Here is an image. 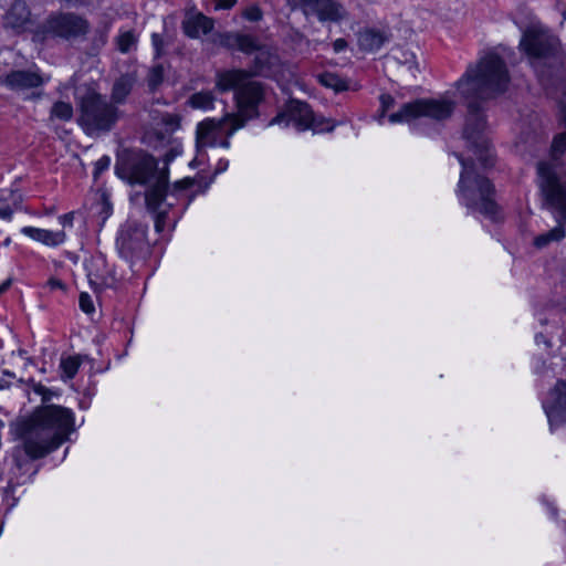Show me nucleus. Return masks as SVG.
Returning <instances> with one entry per match:
<instances>
[{"instance_id":"obj_1","label":"nucleus","mask_w":566,"mask_h":566,"mask_svg":"<svg viewBox=\"0 0 566 566\" xmlns=\"http://www.w3.org/2000/svg\"><path fill=\"white\" fill-rule=\"evenodd\" d=\"M510 82L505 62L495 53H488L458 81L457 88L467 99L468 114L463 127V138L469 149L478 157L483 168L494 165L495 158L488 137V125L481 102L502 94Z\"/></svg>"},{"instance_id":"obj_2","label":"nucleus","mask_w":566,"mask_h":566,"mask_svg":"<svg viewBox=\"0 0 566 566\" xmlns=\"http://www.w3.org/2000/svg\"><path fill=\"white\" fill-rule=\"evenodd\" d=\"M74 431L73 412L62 406L46 405L21 421L17 434L31 460L45 457L57 449Z\"/></svg>"},{"instance_id":"obj_3","label":"nucleus","mask_w":566,"mask_h":566,"mask_svg":"<svg viewBox=\"0 0 566 566\" xmlns=\"http://www.w3.org/2000/svg\"><path fill=\"white\" fill-rule=\"evenodd\" d=\"M116 175L130 185H150L145 191L146 208L155 213L167 196L168 170H159L157 160L147 153L126 150L118 156Z\"/></svg>"},{"instance_id":"obj_4","label":"nucleus","mask_w":566,"mask_h":566,"mask_svg":"<svg viewBox=\"0 0 566 566\" xmlns=\"http://www.w3.org/2000/svg\"><path fill=\"white\" fill-rule=\"evenodd\" d=\"M248 73L242 71H224L217 75V87L227 92L233 90L239 107L238 114H226L222 122V136L230 138L247 122L259 115L258 106L263 99L264 90L260 82H249Z\"/></svg>"},{"instance_id":"obj_5","label":"nucleus","mask_w":566,"mask_h":566,"mask_svg":"<svg viewBox=\"0 0 566 566\" xmlns=\"http://www.w3.org/2000/svg\"><path fill=\"white\" fill-rule=\"evenodd\" d=\"M455 156L462 166L458 193L463 205L493 221H499L501 210L494 200L495 188L493 184L486 177L476 174L472 159H467L459 154H455Z\"/></svg>"},{"instance_id":"obj_6","label":"nucleus","mask_w":566,"mask_h":566,"mask_svg":"<svg viewBox=\"0 0 566 566\" xmlns=\"http://www.w3.org/2000/svg\"><path fill=\"white\" fill-rule=\"evenodd\" d=\"M78 112L77 122L90 136L111 132L120 117L117 106L95 91H87L80 98Z\"/></svg>"},{"instance_id":"obj_7","label":"nucleus","mask_w":566,"mask_h":566,"mask_svg":"<svg viewBox=\"0 0 566 566\" xmlns=\"http://www.w3.org/2000/svg\"><path fill=\"white\" fill-rule=\"evenodd\" d=\"M44 33L67 42L85 39L91 30L90 21L75 12L57 11L51 13L44 24Z\"/></svg>"},{"instance_id":"obj_8","label":"nucleus","mask_w":566,"mask_h":566,"mask_svg":"<svg viewBox=\"0 0 566 566\" xmlns=\"http://www.w3.org/2000/svg\"><path fill=\"white\" fill-rule=\"evenodd\" d=\"M454 103L451 101L419 98L403 104L398 112L388 116V120L390 123L410 122L421 116L443 120L452 115Z\"/></svg>"},{"instance_id":"obj_9","label":"nucleus","mask_w":566,"mask_h":566,"mask_svg":"<svg viewBox=\"0 0 566 566\" xmlns=\"http://www.w3.org/2000/svg\"><path fill=\"white\" fill-rule=\"evenodd\" d=\"M520 45L532 59L534 66H537L541 61L556 59L558 40L544 30L528 28L524 31Z\"/></svg>"},{"instance_id":"obj_10","label":"nucleus","mask_w":566,"mask_h":566,"mask_svg":"<svg viewBox=\"0 0 566 566\" xmlns=\"http://www.w3.org/2000/svg\"><path fill=\"white\" fill-rule=\"evenodd\" d=\"M146 233L147 226L136 221L123 224L116 239L120 256L128 261L142 258L148 250Z\"/></svg>"},{"instance_id":"obj_11","label":"nucleus","mask_w":566,"mask_h":566,"mask_svg":"<svg viewBox=\"0 0 566 566\" xmlns=\"http://www.w3.org/2000/svg\"><path fill=\"white\" fill-rule=\"evenodd\" d=\"M289 117L290 120L294 122L298 130H305L312 128L314 132H332L334 129V125L328 127H321L316 124V116L314 115L311 106L302 101L290 99L285 109L282 113H279L275 117H273L269 125L280 124L285 118Z\"/></svg>"},{"instance_id":"obj_12","label":"nucleus","mask_w":566,"mask_h":566,"mask_svg":"<svg viewBox=\"0 0 566 566\" xmlns=\"http://www.w3.org/2000/svg\"><path fill=\"white\" fill-rule=\"evenodd\" d=\"M304 14L316 15L321 22H339L347 18V11L338 0H292Z\"/></svg>"},{"instance_id":"obj_13","label":"nucleus","mask_w":566,"mask_h":566,"mask_svg":"<svg viewBox=\"0 0 566 566\" xmlns=\"http://www.w3.org/2000/svg\"><path fill=\"white\" fill-rule=\"evenodd\" d=\"M551 429L566 423V380H558L543 401Z\"/></svg>"},{"instance_id":"obj_14","label":"nucleus","mask_w":566,"mask_h":566,"mask_svg":"<svg viewBox=\"0 0 566 566\" xmlns=\"http://www.w3.org/2000/svg\"><path fill=\"white\" fill-rule=\"evenodd\" d=\"M181 30L189 39H201L202 35L211 38L214 33V20L196 8H190L185 12Z\"/></svg>"},{"instance_id":"obj_15","label":"nucleus","mask_w":566,"mask_h":566,"mask_svg":"<svg viewBox=\"0 0 566 566\" xmlns=\"http://www.w3.org/2000/svg\"><path fill=\"white\" fill-rule=\"evenodd\" d=\"M45 80L39 72L31 70L11 71L6 75L3 80V84L8 88L17 92L38 88L42 86Z\"/></svg>"},{"instance_id":"obj_16","label":"nucleus","mask_w":566,"mask_h":566,"mask_svg":"<svg viewBox=\"0 0 566 566\" xmlns=\"http://www.w3.org/2000/svg\"><path fill=\"white\" fill-rule=\"evenodd\" d=\"M222 137V122L216 118H207L197 125L196 146L198 153L206 147H214Z\"/></svg>"},{"instance_id":"obj_17","label":"nucleus","mask_w":566,"mask_h":566,"mask_svg":"<svg viewBox=\"0 0 566 566\" xmlns=\"http://www.w3.org/2000/svg\"><path fill=\"white\" fill-rule=\"evenodd\" d=\"M138 75L136 71L126 72L117 77L113 84L111 92V102L116 105H122L126 102L127 97L133 92Z\"/></svg>"},{"instance_id":"obj_18","label":"nucleus","mask_w":566,"mask_h":566,"mask_svg":"<svg viewBox=\"0 0 566 566\" xmlns=\"http://www.w3.org/2000/svg\"><path fill=\"white\" fill-rule=\"evenodd\" d=\"M30 20L29 8L23 0H13L4 14L3 25L11 29H22Z\"/></svg>"},{"instance_id":"obj_19","label":"nucleus","mask_w":566,"mask_h":566,"mask_svg":"<svg viewBox=\"0 0 566 566\" xmlns=\"http://www.w3.org/2000/svg\"><path fill=\"white\" fill-rule=\"evenodd\" d=\"M22 233L30 237L31 239L42 242L45 245L49 247H56L62 244L65 241V233L64 231H50L33 227H24L22 228Z\"/></svg>"},{"instance_id":"obj_20","label":"nucleus","mask_w":566,"mask_h":566,"mask_svg":"<svg viewBox=\"0 0 566 566\" xmlns=\"http://www.w3.org/2000/svg\"><path fill=\"white\" fill-rule=\"evenodd\" d=\"M255 52L256 54L253 60L252 71L241 70L242 72L248 73L247 77L249 82H254L252 80L253 76L264 75L270 72L274 65V60L276 59L270 52L262 50L261 48Z\"/></svg>"},{"instance_id":"obj_21","label":"nucleus","mask_w":566,"mask_h":566,"mask_svg":"<svg viewBox=\"0 0 566 566\" xmlns=\"http://www.w3.org/2000/svg\"><path fill=\"white\" fill-rule=\"evenodd\" d=\"M386 40L384 33L375 29H367L358 35V44L360 49L365 51H376L380 49Z\"/></svg>"},{"instance_id":"obj_22","label":"nucleus","mask_w":566,"mask_h":566,"mask_svg":"<svg viewBox=\"0 0 566 566\" xmlns=\"http://www.w3.org/2000/svg\"><path fill=\"white\" fill-rule=\"evenodd\" d=\"M394 59L402 66L403 71L407 73V76L412 78L417 76L418 66L416 56L412 52L398 49L394 53Z\"/></svg>"},{"instance_id":"obj_23","label":"nucleus","mask_w":566,"mask_h":566,"mask_svg":"<svg viewBox=\"0 0 566 566\" xmlns=\"http://www.w3.org/2000/svg\"><path fill=\"white\" fill-rule=\"evenodd\" d=\"M318 82L333 90L336 93L347 91L349 88L348 81L333 72H324L318 75Z\"/></svg>"},{"instance_id":"obj_24","label":"nucleus","mask_w":566,"mask_h":566,"mask_svg":"<svg viewBox=\"0 0 566 566\" xmlns=\"http://www.w3.org/2000/svg\"><path fill=\"white\" fill-rule=\"evenodd\" d=\"M566 235V231L563 224H558L557 227L551 229L546 233L539 234L534 239V245L536 248H545L551 242H557L564 239Z\"/></svg>"},{"instance_id":"obj_25","label":"nucleus","mask_w":566,"mask_h":566,"mask_svg":"<svg viewBox=\"0 0 566 566\" xmlns=\"http://www.w3.org/2000/svg\"><path fill=\"white\" fill-rule=\"evenodd\" d=\"M213 102H214V96L211 92H208V91L195 93L188 99V104L192 108H201V109L212 108Z\"/></svg>"},{"instance_id":"obj_26","label":"nucleus","mask_w":566,"mask_h":566,"mask_svg":"<svg viewBox=\"0 0 566 566\" xmlns=\"http://www.w3.org/2000/svg\"><path fill=\"white\" fill-rule=\"evenodd\" d=\"M240 33H218L214 32L209 40L213 44H219L221 46H224L227 49H237L238 46V40H239Z\"/></svg>"},{"instance_id":"obj_27","label":"nucleus","mask_w":566,"mask_h":566,"mask_svg":"<svg viewBox=\"0 0 566 566\" xmlns=\"http://www.w3.org/2000/svg\"><path fill=\"white\" fill-rule=\"evenodd\" d=\"M51 117L63 122L70 120L73 117V107L66 102H55L51 108Z\"/></svg>"},{"instance_id":"obj_28","label":"nucleus","mask_w":566,"mask_h":566,"mask_svg":"<svg viewBox=\"0 0 566 566\" xmlns=\"http://www.w3.org/2000/svg\"><path fill=\"white\" fill-rule=\"evenodd\" d=\"M80 366L81 360L80 357L77 356L62 358L60 364V367L63 370V377H65L66 379L74 378L78 371Z\"/></svg>"},{"instance_id":"obj_29","label":"nucleus","mask_w":566,"mask_h":566,"mask_svg":"<svg viewBox=\"0 0 566 566\" xmlns=\"http://www.w3.org/2000/svg\"><path fill=\"white\" fill-rule=\"evenodd\" d=\"M164 81V66L156 64L151 66L147 74V84L150 91H155Z\"/></svg>"},{"instance_id":"obj_30","label":"nucleus","mask_w":566,"mask_h":566,"mask_svg":"<svg viewBox=\"0 0 566 566\" xmlns=\"http://www.w3.org/2000/svg\"><path fill=\"white\" fill-rule=\"evenodd\" d=\"M260 45L258 44L254 36L240 33L237 50L242 51L247 54H251L258 51Z\"/></svg>"},{"instance_id":"obj_31","label":"nucleus","mask_w":566,"mask_h":566,"mask_svg":"<svg viewBox=\"0 0 566 566\" xmlns=\"http://www.w3.org/2000/svg\"><path fill=\"white\" fill-rule=\"evenodd\" d=\"M160 120L165 126L166 133H172L180 126V117L177 114L165 113L161 115Z\"/></svg>"},{"instance_id":"obj_32","label":"nucleus","mask_w":566,"mask_h":566,"mask_svg":"<svg viewBox=\"0 0 566 566\" xmlns=\"http://www.w3.org/2000/svg\"><path fill=\"white\" fill-rule=\"evenodd\" d=\"M135 43H136V39H135L134 34L129 31L122 33L117 38L118 50L123 53L129 52V50L132 49V46L135 45Z\"/></svg>"},{"instance_id":"obj_33","label":"nucleus","mask_w":566,"mask_h":566,"mask_svg":"<svg viewBox=\"0 0 566 566\" xmlns=\"http://www.w3.org/2000/svg\"><path fill=\"white\" fill-rule=\"evenodd\" d=\"M380 101V115L381 119L385 117L387 111H389L395 105V98L390 94H381L379 97Z\"/></svg>"},{"instance_id":"obj_34","label":"nucleus","mask_w":566,"mask_h":566,"mask_svg":"<svg viewBox=\"0 0 566 566\" xmlns=\"http://www.w3.org/2000/svg\"><path fill=\"white\" fill-rule=\"evenodd\" d=\"M111 165V158L108 156H102L95 164L94 178L97 179Z\"/></svg>"},{"instance_id":"obj_35","label":"nucleus","mask_w":566,"mask_h":566,"mask_svg":"<svg viewBox=\"0 0 566 566\" xmlns=\"http://www.w3.org/2000/svg\"><path fill=\"white\" fill-rule=\"evenodd\" d=\"M78 302H80V307L84 313L91 314L94 312L93 301L87 293H84V292L81 293Z\"/></svg>"},{"instance_id":"obj_36","label":"nucleus","mask_w":566,"mask_h":566,"mask_svg":"<svg viewBox=\"0 0 566 566\" xmlns=\"http://www.w3.org/2000/svg\"><path fill=\"white\" fill-rule=\"evenodd\" d=\"M243 15L247 20L256 22L262 19V11L259 7L252 6L244 11Z\"/></svg>"},{"instance_id":"obj_37","label":"nucleus","mask_w":566,"mask_h":566,"mask_svg":"<svg viewBox=\"0 0 566 566\" xmlns=\"http://www.w3.org/2000/svg\"><path fill=\"white\" fill-rule=\"evenodd\" d=\"M167 211L157 212L155 216V229L157 232H163L165 229Z\"/></svg>"},{"instance_id":"obj_38","label":"nucleus","mask_w":566,"mask_h":566,"mask_svg":"<svg viewBox=\"0 0 566 566\" xmlns=\"http://www.w3.org/2000/svg\"><path fill=\"white\" fill-rule=\"evenodd\" d=\"M33 389L36 394L42 396V401L48 402L51 399L52 392L45 386L41 384H34Z\"/></svg>"},{"instance_id":"obj_39","label":"nucleus","mask_w":566,"mask_h":566,"mask_svg":"<svg viewBox=\"0 0 566 566\" xmlns=\"http://www.w3.org/2000/svg\"><path fill=\"white\" fill-rule=\"evenodd\" d=\"M195 184V180L191 178H185L175 184V189L177 190H186L189 189Z\"/></svg>"},{"instance_id":"obj_40","label":"nucleus","mask_w":566,"mask_h":566,"mask_svg":"<svg viewBox=\"0 0 566 566\" xmlns=\"http://www.w3.org/2000/svg\"><path fill=\"white\" fill-rule=\"evenodd\" d=\"M195 184V180L191 178H185L175 184V189L177 190H186L189 189Z\"/></svg>"},{"instance_id":"obj_41","label":"nucleus","mask_w":566,"mask_h":566,"mask_svg":"<svg viewBox=\"0 0 566 566\" xmlns=\"http://www.w3.org/2000/svg\"><path fill=\"white\" fill-rule=\"evenodd\" d=\"M59 220L63 227L72 226L73 220H74V212H69V213L62 214L59 218Z\"/></svg>"},{"instance_id":"obj_42","label":"nucleus","mask_w":566,"mask_h":566,"mask_svg":"<svg viewBox=\"0 0 566 566\" xmlns=\"http://www.w3.org/2000/svg\"><path fill=\"white\" fill-rule=\"evenodd\" d=\"M347 41L345 39H337L333 43V49L336 53L344 51L347 48Z\"/></svg>"},{"instance_id":"obj_43","label":"nucleus","mask_w":566,"mask_h":566,"mask_svg":"<svg viewBox=\"0 0 566 566\" xmlns=\"http://www.w3.org/2000/svg\"><path fill=\"white\" fill-rule=\"evenodd\" d=\"M237 3V0H218L216 9H231Z\"/></svg>"},{"instance_id":"obj_44","label":"nucleus","mask_w":566,"mask_h":566,"mask_svg":"<svg viewBox=\"0 0 566 566\" xmlns=\"http://www.w3.org/2000/svg\"><path fill=\"white\" fill-rule=\"evenodd\" d=\"M151 40H153V44L157 51V54H160V50H161V46H163V39L159 34L157 33H154L151 35Z\"/></svg>"},{"instance_id":"obj_45","label":"nucleus","mask_w":566,"mask_h":566,"mask_svg":"<svg viewBox=\"0 0 566 566\" xmlns=\"http://www.w3.org/2000/svg\"><path fill=\"white\" fill-rule=\"evenodd\" d=\"M48 284L51 286V289H61V290L65 289L64 283L61 280L55 279V277H51L49 280Z\"/></svg>"},{"instance_id":"obj_46","label":"nucleus","mask_w":566,"mask_h":566,"mask_svg":"<svg viewBox=\"0 0 566 566\" xmlns=\"http://www.w3.org/2000/svg\"><path fill=\"white\" fill-rule=\"evenodd\" d=\"M12 209L10 207L0 208V218L9 220L12 217Z\"/></svg>"},{"instance_id":"obj_47","label":"nucleus","mask_w":566,"mask_h":566,"mask_svg":"<svg viewBox=\"0 0 566 566\" xmlns=\"http://www.w3.org/2000/svg\"><path fill=\"white\" fill-rule=\"evenodd\" d=\"M228 168V160H219L218 165H217V168H216V174H219V172H222L224 171L226 169Z\"/></svg>"},{"instance_id":"obj_48","label":"nucleus","mask_w":566,"mask_h":566,"mask_svg":"<svg viewBox=\"0 0 566 566\" xmlns=\"http://www.w3.org/2000/svg\"><path fill=\"white\" fill-rule=\"evenodd\" d=\"M230 138H219L217 146L229 148L230 147Z\"/></svg>"},{"instance_id":"obj_49","label":"nucleus","mask_w":566,"mask_h":566,"mask_svg":"<svg viewBox=\"0 0 566 566\" xmlns=\"http://www.w3.org/2000/svg\"><path fill=\"white\" fill-rule=\"evenodd\" d=\"M11 285V280H7L4 281L1 285H0V295L2 293H4Z\"/></svg>"},{"instance_id":"obj_50","label":"nucleus","mask_w":566,"mask_h":566,"mask_svg":"<svg viewBox=\"0 0 566 566\" xmlns=\"http://www.w3.org/2000/svg\"><path fill=\"white\" fill-rule=\"evenodd\" d=\"M535 339H536V342H537V343H539V342H544V344H545L546 346H549V345H551V344H549V340H547L543 334H537V335H536V337H535Z\"/></svg>"},{"instance_id":"obj_51","label":"nucleus","mask_w":566,"mask_h":566,"mask_svg":"<svg viewBox=\"0 0 566 566\" xmlns=\"http://www.w3.org/2000/svg\"><path fill=\"white\" fill-rule=\"evenodd\" d=\"M327 123H328V120L325 119L324 117H319V118L316 117V124H318L321 127H326L325 124H327Z\"/></svg>"},{"instance_id":"obj_52","label":"nucleus","mask_w":566,"mask_h":566,"mask_svg":"<svg viewBox=\"0 0 566 566\" xmlns=\"http://www.w3.org/2000/svg\"><path fill=\"white\" fill-rule=\"evenodd\" d=\"M105 43H106V36H105V34L101 33L97 46L99 48V46L104 45Z\"/></svg>"},{"instance_id":"obj_53","label":"nucleus","mask_w":566,"mask_h":566,"mask_svg":"<svg viewBox=\"0 0 566 566\" xmlns=\"http://www.w3.org/2000/svg\"><path fill=\"white\" fill-rule=\"evenodd\" d=\"M13 458H14L15 465L20 469L22 467V462L19 459V457L17 455V453L13 454Z\"/></svg>"},{"instance_id":"obj_54","label":"nucleus","mask_w":566,"mask_h":566,"mask_svg":"<svg viewBox=\"0 0 566 566\" xmlns=\"http://www.w3.org/2000/svg\"><path fill=\"white\" fill-rule=\"evenodd\" d=\"M90 283L92 286L95 287V290L97 291V287H96V283L93 281V279L90 276Z\"/></svg>"},{"instance_id":"obj_55","label":"nucleus","mask_w":566,"mask_h":566,"mask_svg":"<svg viewBox=\"0 0 566 566\" xmlns=\"http://www.w3.org/2000/svg\"><path fill=\"white\" fill-rule=\"evenodd\" d=\"M10 242H11L10 238H7V239L4 240V242H3V244H4V245H9V244H10Z\"/></svg>"},{"instance_id":"obj_56","label":"nucleus","mask_w":566,"mask_h":566,"mask_svg":"<svg viewBox=\"0 0 566 566\" xmlns=\"http://www.w3.org/2000/svg\"><path fill=\"white\" fill-rule=\"evenodd\" d=\"M287 3H289V6H290L291 8H293V7H294V2H293L292 0H287Z\"/></svg>"},{"instance_id":"obj_57","label":"nucleus","mask_w":566,"mask_h":566,"mask_svg":"<svg viewBox=\"0 0 566 566\" xmlns=\"http://www.w3.org/2000/svg\"><path fill=\"white\" fill-rule=\"evenodd\" d=\"M563 17L566 20V10L564 11Z\"/></svg>"}]
</instances>
